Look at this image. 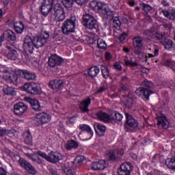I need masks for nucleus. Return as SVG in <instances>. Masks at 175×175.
Masks as SVG:
<instances>
[{
	"label": "nucleus",
	"instance_id": "1",
	"mask_svg": "<svg viewBox=\"0 0 175 175\" xmlns=\"http://www.w3.org/2000/svg\"><path fill=\"white\" fill-rule=\"evenodd\" d=\"M50 38V33L49 31H42L40 36L35 40L32 38L27 36L25 38L23 43V50L26 54H32L35 49H39V47H43L44 44L47 42V39Z\"/></svg>",
	"mask_w": 175,
	"mask_h": 175
},
{
	"label": "nucleus",
	"instance_id": "2",
	"mask_svg": "<svg viewBox=\"0 0 175 175\" xmlns=\"http://www.w3.org/2000/svg\"><path fill=\"white\" fill-rule=\"evenodd\" d=\"M37 154L41 157V158H43V159H45V161H47V162H50L51 163H57V162H59V161L64 159V156L57 152L51 151L47 154L42 150H38Z\"/></svg>",
	"mask_w": 175,
	"mask_h": 175
},
{
	"label": "nucleus",
	"instance_id": "3",
	"mask_svg": "<svg viewBox=\"0 0 175 175\" xmlns=\"http://www.w3.org/2000/svg\"><path fill=\"white\" fill-rule=\"evenodd\" d=\"M0 71L3 73V77L8 83H17L20 77L16 72L12 69V68H1Z\"/></svg>",
	"mask_w": 175,
	"mask_h": 175
},
{
	"label": "nucleus",
	"instance_id": "4",
	"mask_svg": "<svg viewBox=\"0 0 175 175\" xmlns=\"http://www.w3.org/2000/svg\"><path fill=\"white\" fill-rule=\"evenodd\" d=\"M49 121H51V115H50V113L40 112L36 114L33 120V124H34L36 126H40V125L49 124Z\"/></svg>",
	"mask_w": 175,
	"mask_h": 175
},
{
	"label": "nucleus",
	"instance_id": "5",
	"mask_svg": "<svg viewBox=\"0 0 175 175\" xmlns=\"http://www.w3.org/2000/svg\"><path fill=\"white\" fill-rule=\"evenodd\" d=\"M51 14L54 16V20L59 22L64 21L66 17L65 16V10L58 3H55L54 5Z\"/></svg>",
	"mask_w": 175,
	"mask_h": 175
},
{
	"label": "nucleus",
	"instance_id": "6",
	"mask_svg": "<svg viewBox=\"0 0 175 175\" xmlns=\"http://www.w3.org/2000/svg\"><path fill=\"white\" fill-rule=\"evenodd\" d=\"M76 28V16H72L70 19H68L64 22L62 27L63 33H72Z\"/></svg>",
	"mask_w": 175,
	"mask_h": 175
},
{
	"label": "nucleus",
	"instance_id": "7",
	"mask_svg": "<svg viewBox=\"0 0 175 175\" xmlns=\"http://www.w3.org/2000/svg\"><path fill=\"white\" fill-rule=\"evenodd\" d=\"M8 52L7 53V57L9 59L14 61L18 59V61H24V57L21 55V52L18 50L13 49V46H7Z\"/></svg>",
	"mask_w": 175,
	"mask_h": 175
},
{
	"label": "nucleus",
	"instance_id": "8",
	"mask_svg": "<svg viewBox=\"0 0 175 175\" xmlns=\"http://www.w3.org/2000/svg\"><path fill=\"white\" fill-rule=\"evenodd\" d=\"M83 25L88 29H94L96 27V21L94 16L85 14L83 16Z\"/></svg>",
	"mask_w": 175,
	"mask_h": 175
},
{
	"label": "nucleus",
	"instance_id": "9",
	"mask_svg": "<svg viewBox=\"0 0 175 175\" xmlns=\"http://www.w3.org/2000/svg\"><path fill=\"white\" fill-rule=\"evenodd\" d=\"M57 3V0H44L41 5V12L43 16H47L53 10V5Z\"/></svg>",
	"mask_w": 175,
	"mask_h": 175
},
{
	"label": "nucleus",
	"instance_id": "10",
	"mask_svg": "<svg viewBox=\"0 0 175 175\" xmlns=\"http://www.w3.org/2000/svg\"><path fill=\"white\" fill-rule=\"evenodd\" d=\"M18 163L21 166V167H23L28 173L30 174H36L37 172L35 167L32 165V164H30L29 162L27 161V160L20 158L18 160Z\"/></svg>",
	"mask_w": 175,
	"mask_h": 175
},
{
	"label": "nucleus",
	"instance_id": "11",
	"mask_svg": "<svg viewBox=\"0 0 175 175\" xmlns=\"http://www.w3.org/2000/svg\"><path fill=\"white\" fill-rule=\"evenodd\" d=\"M133 44L135 49V54H137V55H140L144 47L143 38H142V37L134 38L133 40Z\"/></svg>",
	"mask_w": 175,
	"mask_h": 175
},
{
	"label": "nucleus",
	"instance_id": "12",
	"mask_svg": "<svg viewBox=\"0 0 175 175\" xmlns=\"http://www.w3.org/2000/svg\"><path fill=\"white\" fill-rule=\"evenodd\" d=\"M135 93L136 95L144 99V100H148V99H150V96L152 94H154V92L144 88H138L136 90Z\"/></svg>",
	"mask_w": 175,
	"mask_h": 175
},
{
	"label": "nucleus",
	"instance_id": "13",
	"mask_svg": "<svg viewBox=\"0 0 175 175\" xmlns=\"http://www.w3.org/2000/svg\"><path fill=\"white\" fill-rule=\"evenodd\" d=\"M133 170V166L129 162L123 163L120 165V170H118L119 175H131V172Z\"/></svg>",
	"mask_w": 175,
	"mask_h": 175
},
{
	"label": "nucleus",
	"instance_id": "14",
	"mask_svg": "<svg viewBox=\"0 0 175 175\" xmlns=\"http://www.w3.org/2000/svg\"><path fill=\"white\" fill-rule=\"evenodd\" d=\"M28 110V107L24 103H18L14 106V113L16 116H23Z\"/></svg>",
	"mask_w": 175,
	"mask_h": 175
},
{
	"label": "nucleus",
	"instance_id": "15",
	"mask_svg": "<svg viewBox=\"0 0 175 175\" xmlns=\"http://www.w3.org/2000/svg\"><path fill=\"white\" fill-rule=\"evenodd\" d=\"M64 62V59L57 55H52L49 59V65L52 68L58 66Z\"/></svg>",
	"mask_w": 175,
	"mask_h": 175
},
{
	"label": "nucleus",
	"instance_id": "16",
	"mask_svg": "<svg viewBox=\"0 0 175 175\" xmlns=\"http://www.w3.org/2000/svg\"><path fill=\"white\" fill-rule=\"evenodd\" d=\"M157 125L161 126L164 128V129H167L169 128V120H167V118H166V116L165 115H160L157 116Z\"/></svg>",
	"mask_w": 175,
	"mask_h": 175
},
{
	"label": "nucleus",
	"instance_id": "17",
	"mask_svg": "<svg viewBox=\"0 0 175 175\" xmlns=\"http://www.w3.org/2000/svg\"><path fill=\"white\" fill-rule=\"evenodd\" d=\"M18 76L26 79V80H34L36 78V75L29 71L21 70L18 72Z\"/></svg>",
	"mask_w": 175,
	"mask_h": 175
},
{
	"label": "nucleus",
	"instance_id": "18",
	"mask_svg": "<svg viewBox=\"0 0 175 175\" xmlns=\"http://www.w3.org/2000/svg\"><path fill=\"white\" fill-rule=\"evenodd\" d=\"M107 166V163L104 160H100L92 163V170H103L105 167Z\"/></svg>",
	"mask_w": 175,
	"mask_h": 175
},
{
	"label": "nucleus",
	"instance_id": "19",
	"mask_svg": "<svg viewBox=\"0 0 175 175\" xmlns=\"http://www.w3.org/2000/svg\"><path fill=\"white\" fill-rule=\"evenodd\" d=\"M94 130L98 136H105L106 132V126L100 123H95L94 124Z\"/></svg>",
	"mask_w": 175,
	"mask_h": 175
},
{
	"label": "nucleus",
	"instance_id": "20",
	"mask_svg": "<svg viewBox=\"0 0 175 175\" xmlns=\"http://www.w3.org/2000/svg\"><path fill=\"white\" fill-rule=\"evenodd\" d=\"M80 131H82L83 132H87L88 134L89 137L85 138V140H90L92 138V136H94V131H92V129L89 125L87 124H81L79 126Z\"/></svg>",
	"mask_w": 175,
	"mask_h": 175
},
{
	"label": "nucleus",
	"instance_id": "21",
	"mask_svg": "<svg viewBox=\"0 0 175 175\" xmlns=\"http://www.w3.org/2000/svg\"><path fill=\"white\" fill-rule=\"evenodd\" d=\"M126 124L130 126V128H137L139 126V123H137V121L135 120L129 113H126Z\"/></svg>",
	"mask_w": 175,
	"mask_h": 175
},
{
	"label": "nucleus",
	"instance_id": "22",
	"mask_svg": "<svg viewBox=\"0 0 175 175\" xmlns=\"http://www.w3.org/2000/svg\"><path fill=\"white\" fill-rule=\"evenodd\" d=\"M26 100L29 102L33 110H35V111H40V110H42L40 103H39V101H38V100L32 99L31 98H27Z\"/></svg>",
	"mask_w": 175,
	"mask_h": 175
},
{
	"label": "nucleus",
	"instance_id": "23",
	"mask_svg": "<svg viewBox=\"0 0 175 175\" xmlns=\"http://www.w3.org/2000/svg\"><path fill=\"white\" fill-rule=\"evenodd\" d=\"M98 13H101L102 14H104V16H107V17L112 16L113 14V12H111L110 8H109V5H107V4L105 3H103V6H101Z\"/></svg>",
	"mask_w": 175,
	"mask_h": 175
},
{
	"label": "nucleus",
	"instance_id": "24",
	"mask_svg": "<svg viewBox=\"0 0 175 175\" xmlns=\"http://www.w3.org/2000/svg\"><path fill=\"white\" fill-rule=\"evenodd\" d=\"M161 44L164 46V49H165V50H168L170 51H172L174 48L173 41L167 38H165L163 40H161Z\"/></svg>",
	"mask_w": 175,
	"mask_h": 175
},
{
	"label": "nucleus",
	"instance_id": "25",
	"mask_svg": "<svg viewBox=\"0 0 175 175\" xmlns=\"http://www.w3.org/2000/svg\"><path fill=\"white\" fill-rule=\"evenodd\" d=\"M90 105H91V98H88L81 103L79 109H81V110L84 113H87V111H88V106H90Z\"/></svg>",
	"mask_w": 175,
	"mask_h": 175
},
{
	"label": "nucleus",
	"instance_id": "26",
	"mask_svg": "<svg viewBox=\"0 0 175 175\" xmlns=\"http://www.w3.org/2000/svg\"><path fill=\"white\" fill-rule=\"evenodd\" d=\"M103 2L102 1H92L90 3V6L92 10H94L96 13L99 12L102 6L103 5Z\"/></svg>",
	"mask_w": 175,
	"mask_h": 175
},
{
	"label": "nucleus",
	"instance_id": "27",
	"mask_svg": "<svg viewBox=\"0 0 175 175\" xmlns=\"http://www.w3.org/2000/svg\"><path fill=\"white\" fill-rule=\"evenodd\" d=\"M96 116L98 118H99L101 121H103L104 122H109V121H111V115L109 116V114L105 112L98 111L96 113Z\"/></svg>",
	"mask_w": 175,
	"mask_h": 175
},
{
	"label": "nucleus",
	"instance_id": "28",
	"mask_svg": "<svg viewBox=\"0 0 175 175\" xmlns=\"http://www.w3.org/2000/svg\"><path fill=\"white\" fill-rule=\"evenodd\" d=\"M124 102L126 107H132L135 105V99H133V95L129 94L124 98Z\"/></svg>",
	"mask_w": 175,
	"mask_h": 175
},
{
	"label": "nucleus",
	"instance_id": "29",
	"mask_svg": "<svg viewBox=\"0 0 175 175\" xmlns=\"http://www.w3.org/2000/svg\"><path fill=\"white\" fill-rule=\"evenodd\" d=\"M3 38L6 40H12L14 41L16 39V33H14L12 30H6L3 33Z\"/></svg>",
	"mask_w": 175,
	"mask_h": 175
},
{
	"label": "nucleus",
	"instance_id": "30",
	"mask_svg": "<svg viewBox=\"0 0 175 175\" xmlns=\"http://www.w3.org/2000/svg\"><path fill=\"white\" fill-rule=\"evenodd\" d=\"M25 155L29 159H31V161L35 163H38V165H42V163H43V160L39 157L36 158V155L35 154L26 153Z\"/></svg>",
	"mask_w": 175,
	"mask_h": 175
},
{
	"label": "nucleus",
	"instance_id": "31",
	"mask_svg": "<svg viewBox=\"0 0 175 175\" xmlns=\"http://www.w3.org/2000/svg\"><path fill=\"white\" fill-rule=\"evenodd\" d=\"M66 150H76L79 148V143L75 140H70L67 142Z\"/></svg>",
	"mask_w": 175,
	"mask_h": 175
},
{
	"label": "nucleus",
	"instance_id": "32",
	"mask_svg": "<svg viewBox=\"0 0 175 175\" xmlns=\"http://www.w3.org/2000/svg\"><path fill=\"white\" fill-rule=\"evenodd\" d=\"M99 72H100L99 67L93 66L89 69L88 75H90L91 77H96L98 75H99Z\"/></svg>",
	"mask_w": 175,
	"mask_h": 175
},
{
	"label": "nucleus",
	"instance_id": "33",
	"mask_svg": "<svg viewBox=\"0 0 175 175\" xmlns=\"http://www.w3.org/2000/svg\"><path fill=\"white\" fill-rule=\"evenodd\" d=\"M129 83V79L126 76H123L122 77V82L120 83L121 91H128V88L126 87V83Z\"/></svg>",
	"mask_w": 175,
	"mask_h": 175
},
{
	"label": "nucleus",
	"instance_id": "34",
	"mask_svg": "<svg viewBox=\"0 0 175 175\" xmlns=\"http://www.w3.org/2000/svg\"><path fill=\"white\" fill-rule=\"evenodd\" d=\"M162 13L169 20H174L175 18V10H163Z\"/></svg>",
	"mask_w": 175,
	"mask_h": 175
},
{
	"label": "nucleus",
	"instance_id": "35",
	"mask_svg": "<svg viewBox=\"0 0 175 175\" xmlns=\"http://www.w3.org/2000/svg\"><path fill=\"white\" fill-rule=\"evenodd\" d=\"M162 65L163 66H166L167 68H170V69H172V70L175 71V62L173 60H164L162 62Z\"/></svg>",
	"mask_w": 175,
	"mask_h": 175
},
{
	"label": "nucleus",
	"instance_id": "36",
	"mask_svg": "<svg viewBox=\"0 0 175 175\" xmlns=\"http://www.w3.org/2000/svg\"><path fill=\"white\" fill-rule=\"evenodd\" d=\"M14 28L17 33H23L24 31V24L21 22L14 23Z\"/></svg>",
	"mask_w": 175,
	"mask_h": 175
},
{
	"label": "nucleus",
	"instance_id": "37",
	"mask_svg": "<svg viewBox=\"0 0 175 175\" xmlns=\"http://www.w3.org/2000/svg\"><path fill=\"white\" fill-rule=\"evenodd\" d=\"M24 142L25 144L32 146V135H31V133L25 132L24 133Z\"/></svg>",
	"mask_w": 175,
	"mask_h": 175
},
{
	"label": "nucleus",
	"instance_id": "38",
	"mask_svg": "<svg viewBox=\"0 0 175 175\" xmlns=\"http://www.w3.org/2000/svg\"><path fill=\"white\" fill-rule=\"evenodd\" d=\"M124 152V150H122L120 151L115 150L114 152H110L109 153V159H111V161H114V159H116L117 157H118L116 154H118V155H122Z\"/></svg>",
	"mask_w": 175,
	"mask_h": 175
},
{
	"label": "nucleus",
	"instance_id": "39",
	"mask_svg": "<svg viewBox=\"0 0 175 175\" xmlns=\"http://www.w3.org/2000/svg\"><path fill=\"white\" fill-rule=\"evenodd\" d=\"M142 55L145 57V61L146 62H147V60L148 59V58H152L154 57H158V55H159V49H155L154 51V55L151 53H148V54L142 53Z\"/></svg>",
	"mask_w": 175,
	"mask_h": 175
},
{
	"label": "nucleus",
	"instance_id": "40",
	"mask_svg": "<svg viewBox=\"0 0 175 175\" xmlns=\"http://www.w3.org/2000/svg\"><path fill=\"white\" fill-rule=\"evenodd\" d=\"M122 118H123L122 114L117 111H113L111 113V120H115L116 121H122Z\"/></svg>",
	"mask_w": 175,
	"mask_h": 175
},
{
	"label": "nucleus",
	"instance_id": "41",
	"mask_svg": "<svg viewBox=\"0 0 175 175\" xmlns=\"http://www.w3.org/2000/svg\"><path fill=\"white\" fill-rule=\"evenodd\" d=\"M165 165L169 169L175 170V160L174 159H167L165 161Z\"/></svg>",
	"mask_w": 175,
	"mask_h": 175
},
{
	"label": "nucleus",
	"instance_id": "42",
	"mask_svg": "<svg viewBox=\"0 0 175 175\" xmlns=\"http://www.w3.org/2000/svg\"><path fill=\"white\" fill-rule=\"evenodd\" d=\"M100 69L104 79H107V77H109V75H110V72L109 71L107 66L101 65Z\"/></svg>",
	"mask_w": 175,
	"mask_h": 175
},
{
	"label": "nucleus",
	"instance_id": "43",
	"mask_svg": "<svg viewBox=\"0 0 175 175\" xmlns=\"http://www.w3.org/2000/svg\"><path fill=\"white\" fill-rule=\"evenodd\" d=\"M3 91L6 95H16V91L12 87H5L3 89Z\"/></svg>",
	"mask_w": 175,
	"mask_h": 175
},
{
	"label": "nucleus",
	"instance_id": "44",
	"mask_svg": "<svg viewBox=\"0 0 175 175\" xmlns=\"http://www.w3.org/2000/svg\"><path fill=\"white\" fill-rule=\"evenodd\" d=\"M97 44L98 49H105L107 47V44H106V41L102 38H98L97 40Z\"/></svg>",
	"mask_w": 175,
	"mask_h": 175
},
{
	"label": "nucleus",
	"instance_id": "45",
	"mask_svg": "<svg viewBox=\"0 0 175 175\" xmlns=\"http://www.w3.org/2000/svg\"><path fill=\"white\" fill-rule=\"evenodd\" d=\"M125 66H137V63L134 62L132 58H125L124 59Z\"/></svg>",
	"mask_w": 175,
	"mask_h": 175
},
{
	"label": "nucleus",
	"instance_id": "46",
	"mask_svg": "<svg viewBox=\"0 0 175 175\" xmlns=\"http://www.w3.org/2000/svg\"><path fill=\"white\" fill-rule=\"evenodd\" d=\"M112 25L113 28H116V29H120L121 27V22L118 19V18H115L113 21Z\"/></svg>",
	"mask_w": 175,
	"mask_h": 175
},
{
	"label": "nucleus",
	"instance_id": "47",
	"mask_svg": "<svg viewBox=\"0 0 175 175\" xmlns=\"http://www.w3.org/2000/svg\"><path fill=\"white\" fill-rule=\"evenodd\" d=\"M64 87V81L59 79H55V91H58V90H61Z\"/></svg>",
	"mask_w": 175,
	"mask_h": 175
},
{
	"label": "nucleus",
	"instance_id": "48",
	"mask_svg": "<svg viewBox=\"0 0 175 175\" xmlns=\"http://www.w3.org/2000/svg\"><path fill=\"white\" fill-rule=\"evenodd\" d=\"M140 6H141L142 10H144V12H146V13H148V12H150V10H151L152 9V8H151L150 5L146 4L144 3H142L140 4Z\"/></svg>",
	"mask_w": 175,
	"mask_h": 175
},
{
	"label": "nucleus",
	"instance_id": "49",
	"mask_svg": "<svg viewBox=\"0 0 175 175\" xmlns=\"http://www.w3.org/2000/svg\"><path fill=\"white\" fill-rule=\"evenodd\" d=\"M31 94H40V90L36 83H31Z\"/></svg>",
	"mask_w": 175,
	"mask_h": 175
},
{
	"label": "nucleus",
	"instance_id": "50",
	"mask_svg": "<svg viewBox=\"0 0 175 175\" xmlns=\"http://www.w3.org/2000/svg\"><path fill=\"white\" fill-rule=\"evenodd\" d=\"M154 37L156 38V39H157V40H160L161 42H162V40L166 38L165 34L161 32H157L154 34Z\"/></svg>",
	"mask_w": 175,
	"mask_h": 175
},
{
	"label": "nucleus",
	"instance_id": "51",
	"mask_svg": "<svg viewBox=\"0 0 175 175\" xmlns=\"http://www.w3.org/2000/svg\"><path fill=\"white\" fill-rule=\"evenodd\" d=\"M24 91L27 92L28 94H31L32 92V83H25L24 85Z\"/></svg>",
	"mask_w": 175,
	"mask_h": 175
},
{
	"label": "nucleus",
	"instance_id": "52",
	"mask_svg": "<svg viewBox=\"0 0 175 175\" xmlns=\"http://www.w3.org/2000/svg\"><path fill=\"white\" fill-rule=\"evenodd\" d=\"M62 2L66 8H72L73 5V0H62Z\"/></svg>",
	"mask_w": 175,
	"mask_h": 175
},
{
	"label": "nucleus",
	"instance_id": "53",
	"mask_svg": "<svg viewBox=\"0 0 175 175\" xmlns=\"http://www.w3.org/2000/svg\"><path fill=\"white\" fill-rule=\"evenodd\" d=\"M64 172L66 175H76V172L73 171V170L70 169V167H65L64 170Z\"/></svg>",
	"mask_w": 175,
	"mask_h": 175
},
{
	"label": "nucleus",
	"instance_id": "54",
	"mask_svg": "<svg viewBox=\"0 0 175 175\" xmlns=\"http://www.w3.org/2000/svg\"><path fill=\"white\" fill-rule=\"evenodd\" d=\"M142 85L144 87H147L148 88H151V87H152V83L145 80L144 82H142Z\"/></svg>",
	"mask_w": 175,
	"mask_h": 175
},
{
	"label": "nucleus",
	"instance_id": "55",
	"mask_svg": "<svg viewBox=\"0 0 175 175\" xmlns=\"http://www.w3.org/2000/svg\"><path fill=\"white\" fill-rule=\"evenodd\" d=\"M84 159H85V157H84V156H78L75 158V161L77 163H82Z\"/></svg>",
	"mask_w": 175,
	"mask_h": 175
},
{
	"label": "nucleus",
	"instance_id": "56",
	"mask_svg": "<svg viewBox=\"0 0 175 175\" xmlns=\"http://www.w3.org/2000/svg\"><path fill=\"white\" fill-rule=\"evenodd\" d=\"M114 69H116L117 70H122V66H121V64L116 62L113 65Z\"/></svg>",
	"mask_w": 175,
	"mask_h": 175
},
{
	"label": "nucleus",
	"instance_id": "57",
	"mask_svg": "<svg viewBox=\"0 0 175 175\" xmlns=\"http://www.w3.org/2000/svg\"><path fill=\"white\" fill-rule=\"evenodd\" d=\"M8 135V131L5 128L0 127V136H5Z\"/></svg>",
	"mask_w": 175,
	"mask_h": 175
},
{
	"label": "nucleus",
	"instance_id": "58",
	"mask_svg": "<svg viewBox=\"0 0 175 175\" xmlns=\"http://www.w3.org/2000/svg\"><path fill=\"white\" fill-rule=\"evenodd\" d=\"M128 36V34L126 33H122L120 36L119 37V40L121 42H124V40H125V39H126Z\"/></svg>",
	"mask_w": 175,
	"mask_h": 175
},
{
	"label": "nucleus",
	"instance_id": "59",
	"mask_svg": "<svg viewBox=\"0 0 175 175\" xmlns=\"http://www.w3.org/2000/svg\"><path fill=\"white\" fill-rule=\"evenodd\" d=\"M49 85L52 90H55V79L49 81Z\"/></svg>",
	"mask_w": 175,
	"mask_h": 175
},
{
	"label": "nucleus",
	"instance_id": "60",
	"mask_svg": "<svg viewBox=\"0 0 175 175\" xmlns=\"http://www.w3.org/2000/svg\"><path fill=\"white\" fill-rule=\"evenodd\" d=\"M14 133H16L15 129H11L7 131V135H13Z\"/></svg>",
	"mask_w": 175,
	"mask_h": 175
},
{
	"label": "nucleus",
	"instance_id": "61",
	"mask_svg": "<svg viewBox=\"0 0 175 175\" xmlns=\"http://www.w3.org/2000/svg\"><path fill=\"white\" fill-rule=\"evenodd\" d=\"M105 59L109 61V59H111V54L109 52L105 53Z\"/></svg>",
	"mask_w": 175,
	"mask_h": 175
},
{
	"label": "nucleus",
	"instance_id": "62",
	"mask_svg": "<svg viewBox=\"0 0 175 175\" xmlns=\"http://www.w3.org/2000/svg\"><path fill=\"white\" fill-rule=\"evenodd\" d=\"M0 175H6V171L2 167H0Z\"/></svg>",
	"mask_w": 175,
	"mask_h": 175
},
{
	"label": "nucleus",
	"instance_id": "63",
	"mask_svg": "<svg viewBox=\"0 0 175 175\" xmlns=\"http://www.w3.org/2000/svg\"><path fill=\"white\" fill-rule=\"evenodd\" d=\"M103 91H106V88L105 87H101L98 89V92L100 93V92H103Z\"/></svg>",
	"mask_w": 175,
	"mask_h": 175
},
{
	"label": "nucleus",
	"instance_id": "64",
	"mask_svg": "<svg viewBox=\"0 0 175 175\" xmlns=\"http://www.w3.org/2000/svg\"><path fill=\"white\" fill-rule=\"evenodd\" d=\"M131 158L134 160H136V159H137V156L135 154H131Z\"/></svg>",
	"mask_w": 175,
	"mask_h": 175
}]
</instances>
